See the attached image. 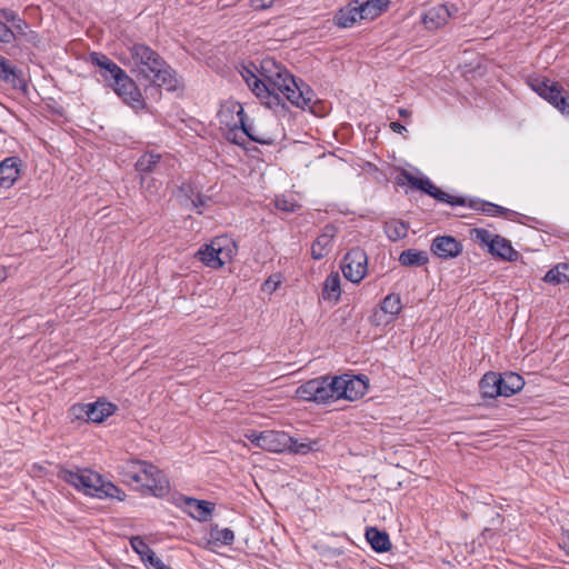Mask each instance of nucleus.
Here are the masks:
<instances>
[{
  "instance_id": "nucleus-1",
  "label": "nucleus",
  "mask_w": 569,
  "mask_h": 569,
  "mask_svg": "<svg viewBox=\"0 0 569 569\" xmlns=\"http://www.w3.org/2000/svg\"><path fill=\"white\" fill-rule=\"evenodd\" d=\"M241 76L254 96L268 108L282 107L283 96L293 106L316 113L313 90L297 83L289 71L273 59H263L259 69L243 68Z\"/></svg>"
},
{
  "instance_id": "nucleus-2",
  "label": "nucleus",
  "mask_w": 569,
  "mask_h": 569,
  "mask_svg": "<svg viewBox=\"0 0 569 569\" xmlns=\"http://www.w3.org/2000/svg\"><path fill=\"white\" fill-rule=\"evenodd\" d=\"M139 80L174 90L178 80L173 70L149 47L133 44L129 49V56L122 58Z\"/></svg>"
},
{
  "instance_id": "nucleus-3",
  "label": "nucleus",
  "mask_w": 569,
  "mask_h": 569,
  "mask_svg": "<svg viewBox=\"0 0 569 569\" xmlns=\"http://www.w3.org/2000/svg\"><path fill=\"white\" fill-rule=\"evenodd\" d=\"M218 118L220 124L227 130V139L234 143H240L243 136L261 143H268L271 139L257 124L246 120L243 108L238 101L230 100L222 103Z\"/></svg>"
},
{
  "instance_id": "nucleus-4",
  "label": "nucleus",
  "mask_w": 569,
  "mask_h": 569,
  "mask_svg": "<svg viewBox=\"0 0 569 569\" xmlns=\"http://www.w3.org/2000/svg\"><path fill=\"white\" fill-rule=\"evenodd\" d=\"M59 477L84 495L100 499L112 498L119 501L126 499L123 490L90 469H63L59 472Z\"/></svg>"
},
{
  "instance_id": "nucleus-5",
  "label": "nucleus",
  "mask_w": 569,
  "mask_h": 569,
  "mask_svg": "<svg viewBox=\"0 0 569 569\" xmlns=\"http://www.w3.org/2000/svg\"><path fill=\"white\" fill-rule=\"evenodd\" d=\"M124 482L134 483L136 488L162 497L168 492L169 482L154 465L142 460H129L120 467Z\"/></svg>"
},
{
  "instance_id": "nucleus-6",
  "label": "nucleus",
  "mask_w": 569,
  "mask_h": 569,
  "mask_svg": "<svg viewBox=\"0 0 569 569\" xmlns=\"http://www.w3.org/2000/svg\"><path fill=\"white\" fill-rule=\"evenodd\" d=\"M237 251L236 241L227 236H222L212 239L209 243L201 247L197 252V257L207 267L220 269L233 259Z\"/></svg>"
},
{
  "instance_id": "nucleus-7",
  "label": "nucleus",
  "mask_w": 569,
  "mask_h": 569,
  "mask_svg": "<svg viewBox=\"0 0 569 569\" xmlns=\"http://www.w3.org/2000/svg\"><path fill=\"white\" fill-rule=\"evenodd\" d=\"M244 437L257 448L273 453L287 452L288 447L291 443V436L284 431L266 430L259 432L256 430H248L244 432Z\"/></svg>"
},
{
  "instance_id": "nucleus-8",
  "label": "nucleus",
  "mask_w": 569,
  "mask_h": 569,
  "mask_svg": "<svg viewBox=\"0 0 569 569\" xmlns=\"http://www.w3.org/2000/svg\"><path fill=\"white\" fill-rule=\"evenodd\" d=\"M529 84L541 98L547 100L563 116L569 117V96L565 93L558 83L545 78H536L531 79Z\"/></svg>"
},
{
  "instance_id": "nucleus-9",
  "label": "nucleus",
  "mask_w": 569,
  "mask_h": 569,
  "mask_svg": "<svg viewBox=\"0 0 569 569\" xmlns=\"http://www.w3.org/2000/svg\"><path fill=\"white\" fill-rule=\"evenodd\" d=\"M333 400L346 399L355 401L368 391V380L362 377L342 375L331 378Z\"/></svg>"
},
{
  "instance_id": "nucleus-10",
  "label": "nucleus",
  "mask_w": 569,
  "mask_h": 569,
  "mask_svg": "<svg viewBox=\"0 0 569 569\" xmlns=\"http://www.w3.org/2000/svg\"><path fill=\"white\" fill-rule=\"evenodd\" d=\"M295 397L302 401L318 403L333 400L331 378L320 377L305 382L296 389Z\"/></svg>"
},
{
  "instance_id": "nucleus-11",
  "label": "nucleus",
  "mask_w": 569,
  "mask_h": 569,
  "mask_svg": "<svg viewBox=\"0 0 569 569\" xmlns=\"http://www.w3.org/2000/svg\"><path fill=\"white\" fill-rule=\"evenodd\" d=\"M475 239L481 244L489 248L491 254L507 261H515L518 259V252L512 248L511 243L498 234H492L485 229H475Z\"/></svg>"
},
{
  "instance_id": "nucleus-12",
  "label": "nucleus",
  "mask_w": 569,
  "mask_h": 569,
  "mask_svg": "<svg viewBox=\"0 0 569 569\" xmlns=\"http://www.w3.org/2000/svg\"><path fill=\"white\" fill-rule=\"evenodd\" d=\"M341 270L347 280L359 283L368 271L367 253L359 248L352 249L345 256Z\"/></svg>"
},
{
  "instance_id": "nucleus-13",
  "label": "nucleus",
  "mask_w": 569,
  "mask_h": 569,
  "mask_svg": "<svg viewBox=\"0 0 569 569\" xmlns=\"http://www.w3.org/2000/svg\"><path fill=\"white\" fill-rule=\"evenodd\" d=\"M116 407L107 401H97L94 403L76 405L71 408L74 418H86L89 421L99 423L114 412Z\"/></svg>"
},
{
  "instance_id": "nucleus-14",
  "label": "nucleus",
  "mask_w": 569,
  "mask_h": 569,
  "mask_svg": "<svg viewBox=\"0 0 569 569\" xmlns=\"http://www.w3.org/2000/svg\"><path fill=\"white\" fill-rule=\"evenodd\" d=\"M112 88L123 102L132 108H141L143 106L140 90L127 73L112 83Z\"/></svg>"
},
{
  "instance_id": "nucleus-15",
  "label": "nucleus",
  "mask_w": 569,
  "mask_h": 569,
  "mask_svg": "<svg viewBox=\"0 0 569 569\" xmlns=\"http://www.w3.org/2000/svg\"><path fill=\"white\" fill-rule=\"evenodd\" d=\"M458 12L453 3L438 4L429 8L422 18L423 24L430 30L445 26Z\"/></svg>"
},
{
  "instance_id": "nucleus-16",
  "label": "nucleus",
  "mask_w": 569,
  "mask_h": 569,
  "mask_svg": "<svg viewBox=\"0 0 569 569\" xmlns=\"http://www.w3.org/2000/svg\"><path fill=\"white\" fill-rule=\"evenodd\" d=\"M406 179L408 182L428 194L432 196L433 198L445 201L447 203L451 204H462L463 201L460 198L449 196L448 193L441 191L436 186L432 184V182L428 178L423 177H415L410 174H406Z\"/></svg>"
},
{
  "instance_id": "nucleus-17",
  "label": "nucleus",
  "mask_w": 569,
  "mask_h": 569,
  "mask_svg": "<svg viewBox=\"0 0 569 569\" xmlns=\"http://www.w3.org/2000/svg\"><path fill=\"white\" fill-rule=\"evenodd\" d=\"M22 162L18 157H8L0 161V187L11 188L19 179Z\"/></svg>"
},
{
  "instance_id": "nucleus-18",
  "label": "nucleus",
  "mask_w": 569,
  "mask_h": 569,
  "mask_svg": "<svg viewBox=\"0 0 569 569\" xmlns=\"http://www.w3.org/2000/svg\"><path fill=\"white\" fill-rule=\"evenodd\" d=\"M431 250L441 259H450L461 252V244L453 237L442 236L433 240Z\"/></svg>"
},
{
  "instance_id": "nucleus-19",
  "label": "nucleus",
  "mask_w": 569,
  "mask_h": 569,
  "mask_svg": "<svg viewBox=\"0 0 569 569\" xmlns=\"http://www.w3.org/2000/svg\"><path fill=\"white\" fill-rule=\"evenodd\" d=\"M362 20L363 16L359 12L358 0H353L342 7L333 18L335 24L340 28H351Z\"/></svg>"
},
{
  "instance_id": "nucleus-20",
  "label": "nucleus",
  "mask_w": 569,
  "mask_h": 569,
  "mask_svg": "<svg viewBox=\"0 0 569 569\" xmlns=\"http://www.w3.org/2000/svg\"><path fill=\"white\" fill-rule=\"evenodd\" d=\"M336 234V229L332 226H327L322 233L317 238L311 247V253L315 259H321L329 253L332 248V241Z\"/></svg>"
},
{
  "instance_id": "nucleus-21",
  "label": "nucleus",
  "mask_w": 569,
  "mask_h": 569,
  "mask_svg": "<svg viewBox=\"0 0 569 569\" xmlns=\"http://www.w3.org/2000/svg\"><path fill=\"white\" fill-rule=\"evenodd\" d=\"M358 6L363 20H373L387 10L389 0H358Z\"/></svg>"
},
{
  "instance_id": "nucleus-22",
  "label": "nucleus",
  "mask_w": 569,
  "mask_h": 569,
  "mask_svg": "<svg viewBox=\"0 0 569 569\" xmlns=\"http://www.w3.org/2000/svg\"><path fill=\"white\" fill-rule=\"evenodd\" d=\"M186 509L192 518L199 521H206L209 519L213 506L208 501L189 498L186 500Z\"/></svg>"
},
{
  "instance_id": "nucleus-23",
  "label": "nucleus",
  "mask_w": 569,
  "mask_h": 569,
  "mask_svg": "<svg viewBox=\"0 0 569 569\" xmlns=\"http://www.w3.org/2000/svg\"><path fill=\"white\" fill-rule=\"evenodd\" d=\"M499 383L501 386L500 396H503V397H510V396L517 393L525 386V381H523L522 377H520L519 375L513 373V372H508V373H505L503 376L500 375Z\"/></svg>"
},
{
  "instance_id": "nucleus-24",
  "label": "nucleus",
  "mask_w": 569,
  "mask_h": 569,
  "mask_svg": "<svg viewBox=\"0 0 569 569\" xmlns=\"http://www.w3.org/2000/svg\"><path fill=\"white\" fill-rule=\"evenodd\" d=\"M320 448L321 443L318 439H296L291 437V443L289 445L287 452L293 455H308L310 452L319 451Z\"/></svg>"
},
{
  "instance_id": "nucleus-25",
  "label": "nucleus",
  "mask_w": 569,
  "mask_h": 569,
  "mask_svg": "<svg viewBox=\"0 0 569 569\" xmlns=\"http://www.w3.org/2000/svg\"><path fill=\"white\" fill-rule=\"evenodd\" d=\"M340 296V276L337 271H332L323 282L322 297L325 300L337 302Z\"/></svg>"
},
{
  "instance_id": "nucleus-26",
  "label": "nucleus",
  "mask_w": 569,
  "mask_h": 569,
  "mask_svg": "<svg viewBox=\"0 0 569 569\" xmlns=\"http://www.w3.org/2000/svg\"><path fill=\"white\" fill-rule=\"evenodd\" d=\"M366 538L370 546L378 552H386L391 548L389 536L376 528H369L366 532Z\"/></svg>"
},
{
  "instance_id": "nucleus-27",
  "label": "nucleus",
  "mask_w": 569,
  "mask_h": 569,
  "mask_svg": "<svg viewBox=\"0 0 569 569\" xmlns=\"http://www.w3.org/2000/svg\"><path fill=\"white\" fill-rule=\"evenodd\" d=\"M500 375L495 372L486 373L480 381V390L485 397L495 398L500 396Z\"/></svg>"
},
{
  "instance_id": "nucleus-28",
  "label": "nucleus",
  "mask_w": 569,
  "mask_h": 569,
  "mask_svg": "<svg viewBox=\"0 0 569 569\" xmlns=\"http://www.w3.org/2000/svg\"><path fill=\"white\" fill-rule=\"evenodd\" d=\"M428 260L426 251L416 249L405 250L399 256V262L405 267H420L426 264Z\"/></svg>"
},
{
  "instance_id": "nucleus-29",
  "label": "nucleus",
  "mask_w": 569,
  "mask_h": 569,
  "mask_svg": "<svg viewBox=\"0 0 569 569\" xmlns=\"http://www.w3.org/2000/svg\"><path fill=\"white\" fill-rule=\"evenodd\" d=\"M233 539L234 535L232 530L228 528L213 527L210 530L208 543L211 548L220 545L228 546L233 542Z\"/></svg>"
},
{
  "instance_id": "nucleus-30",
  "label": "nucleus",
  "mask_w": 569,
  "mask_h": 569,
  "mask_svg": "<svg viewBox=\"0 0 569 569\" xmlns=\"http://www.w3.org/2000/svg\"><path fill=\"white\" fill-rule=\"evenodd\" d=\"M159 159L160 156L156 153H144L138 159L136 163V169L138 172L141 173L140 183L142 187H144L146 183V178L143 177V174L151 172L153 168L158 164Z\"/></svg>"
},
{
  "instance_id": "nucleus-31",
  "label": "nucleus",
  "mask_w": 569,
  "mask_h": 569,
  "mask_svg": "<svg viewBox=\"0 0 569 569\" xmlns=\"http://www.w3.org/2000/svg\"><path fill=\"white\" fill-rule=\"evenodd\" d=\"M543 280L551 284L569 282V263L556 266L545 274Z\"/></svg>"
},
{
  "instance_id": "nucleus-32",
  "label": "nucleus",
  "mask_w": 569,
  "mask_h": 569,
  "mask_svg": "<svg viewBox=\"0 0 569 569\" xmlns=\"http://www.w3.org/2000/svg\"><path fill=\"white\" fill-rule=\"evenodd\" d=\"M385 232L392 241L403 239L408 233V226L400 220H391L386 223Z\"/></svg>"
},
{
  "instance_id": "nucleus-33",
  "label": "nucleus",
  "mask_w": 569,
  "mask_h": 569,
  "mask_svg": "<svg viewBox=\"0 0 569 569\" xmlns=\"http://www.w3.org/2000/svg\"><path fill=\"white\" fill-rule=\"evenodd\" d=\"M380 308L388 313L389 319H396L401 311L400 298L396 295H389L383 299Z\"/></svg>"
},
{
  "instance_id": "nucleus-34",
  "label": "nucleus",
  "mask_w": 569,
  "mask_h": 569,
  "mask_svg": "<svg viewBox=\"0 0 569 569\" xmlns=\"http://www.w3.org/2000/svg\"><path fill=\"white\" fill-rule=\"evenodd\" d=\"M130 545L132 549L140 556V559L144 565L150 560V557L156 556L154 552L150 549V547L140 537L131 538Z\"/></svg>"
},
{
  "instance_id": "nucleus-35",
  "label": "nucleus",
  "mask_w": 569,
  "mask_h": 569,
  "mask_svg": "<svg viewBox=\"0 0 569 569\" xmlns=\"http://www.w3.org/2000/svg\"><path fill=\"white\" fill-rule=\"evenodd\" d=\"M124 73L126 72L113 61L107 63V66H104V68L100 70L101 77L111 84L114 83Z\"/></svg>"
},
{
  "instance_id": "nucleus-36",
  "label": "nucleus",
  "mask_w": 569,
  "mask_h": 569,
  "mask_svg": "<svg viewBox=\"0 0 569 569\" xmlns=\"http://www.w3.org/2000/svg\"><path fill=\"white\" fill-rule=\"evenodd\" d=\"M274 206L277 209L286 212H292L299 208V204L297 203L292 196L277 197L274 200Z\"/></svg>"
},
{
  "instance_id": "nucleus-37",
  "label": "nucleus",
  "mask_w": 569,
  "mask_h": 569,
  "mask_svg": "<svg viewBox=\"0 0 569 569\" xmlns=\"http://www.w3.org/2000/svg\"><path fill=\"white\" fill-rule=\"evenodd\" d=\"M282 282L279 273L271 274L261 286V290L268 295L273 293Z\"/></svg>"
},
{
  "instance_id": "nucleus-38",
  "label": "nucleus",
  "mask_w": 569,
  "mask_h": 569,
  "mask_svg": "<svg viewBox=\"0 0 569 569\" xmlns=\"http://www.w3.org/2000/svg\"><path fill=\"white\" fill-rule=\"evenodd\" d=\"M393 321H395V319H389L388 313L385 312V310L381 309L380 307L377 310H375V312L371 317V322L375 326H379V327L388 326Z\"/></svg>"
},
{
  "instance_id": "nucleus-39",
  "label": "nucleus",
  "mask_w": 569,
  "mask_h": 569,
  "mask_svg": "<svg viewBox=\"0 0 569 569\" xmlns=\"http://www.w3.org/2000/svg\"><path fill=\"white\" fill-rule=\"evenodd\" d=\"M0 79L4 81H13L14 72L7 62V60L0 56Z\"/></svg>"
},
{
  "instance_id": "nucleus-40",
  "label": "nucleus",
  "mask_w": 569,
  "mask_h": 569,
  "mask_svg": "<svg viewBox=\"0 0 569 569\" xmlns=\"http://www.w3.org/2000/svg\"><path fill=\"white\" fill-rule=\"evenodd\" d=\"M13 39V31L4 22L0 21V43H9Z\"/></svg>"
},
{
  "instance_id": "nucleus-41",
  "label": "nucleus",
  "mask_w": 569,
  "mask_h": 569,
  "mask_svg": "<svg viewBox=\"0 0 569 569\" xmlns=\"http://www.w3.org/2000/svg\"><path fill=\"white\" fill-rule=\"evenodd\" d=\"M148 569H171L166 565L159 557H150V560L146 563Z\"/></svg>"
},
{
  "instance_id": "nucleus-42",
  "label": "nucleus",
  "mask_w": 569,
  "mask_h": 569,
  "mask_svg": "<svg viewBox=\"0 0 569 569\" xmlns=\"http://www.w3.org/2000/svg\"><path fill=\"white\" fill-rule=\"evenodd\" d=\"M91 61H92V63L98 66L100 68V70L103 69L104 66H107V63L111 62V60L108 57H106L103 54H99V53H92Z\"/></svg>"
},
{
  "instance_id": "nucleus-43",
  "label": "nucleus",
  "mask_w": 569,
  "mask_h": 569,
  "mask_svg": "<svg viewBox=\"0 0 569 569\" xmlns=\"http://www.w3.org/2000/svg\"><path fill=\"white\" fill-rule=\"evenodd\" d=\"M274 0H250L252 8L264 9L273 3Z\"/></svg>"
},
{
  "instance_id": "nucleus-44",
  "label": "nucleus",
  "mask_w": 569,
  "mask_h": 569,
  "mask_svg": "<svg viewBox=\"0 0 569 569\" xmlns=\"http://www.w3.org/2000/svg\"><path fill=\"white\" fill-rule=\"evenodd\" d=\"M390 128L392 131L398 132V133H402L403 131H406V128L402 124H400L399 122H391Z\"/></svg>"
},
{
  "instance_id": "nucleus-45",
  "label": "nucleus",
  "mask_w": 569,
  "mask_h": 569,
  "mask_svg": "<svg viewBox=\"0 0 569 569\" xmlns=\"http://www.w3.org/2000/svg\"><path fill=\"white\" fill-rule=\"evenodd\" d=\"M560 546L563 549V551L569 556V536L562 538Z\"/></svg>"
},
{
  "instance_id": "nucleus-46",
  "label": "nucleus",
  "mask_w": 569,
  "mask_h": 569,
  "mask_svg": "<svg viewBox=\"0 0 569 569\" xmlns=\"http://www.w3.org/2000/svg\"><path fill=\"white\" fill-rule=\"evenodd\" d=\"M498 210L499 208L497 206L488 204V209H486L485 211H487L490 214H495Z\"/></svg>"
},
{
  "instance_id": "nucleus-47",
  "label": "nucleus",
  "mask_w": 569,
  "mask_h": 569,
  "mask_svg": "<svg viewBox=\"0 0 569 569\" xmlns=\"http://www.w3.org/2000/svg\"><path fill=\"white\" fill-rule=\"evenodd\" d=\"M399 114L401 117H408L410 112L407 109H399Z\"/></svg>"
}]
</instances>
